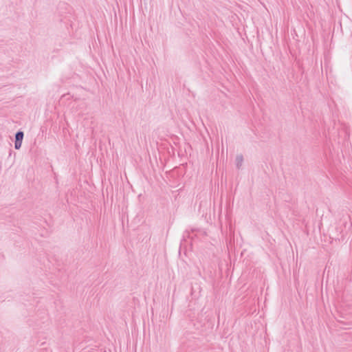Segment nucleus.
I'll return each instance as SVG.
<instances>
[{"label":"nucleus","mask_w":352,"mask_h":352,"mask_svg":"<svg viewBox=\"0 0 352 352\" xmlns=\"http://www.w3.org/2000/svg\"><path fill=\"white\" fill-rule=\"evenodd\" d=\"M24 134L22 131H19L16 133L15 135V142H14V148L16 150L21 148L22 145V142L23 139Z\"/></svg>","instance_id":"nucleus-1"},{"label":"nucleus","mask_w":352,"mask_h":352,"mask_svg":"<svg viewBox=\"0 0 352 352\" xmlns=\"http://www.w3.org/2000/svg\"><path fill=\"white\" fill-rule=\"evenodd\" d=\"M243 161V158L242 155L236 156V166L238 168H239L242 165Z\"/></svg>","instance_id":"nucleus-2"}]
</instances>
